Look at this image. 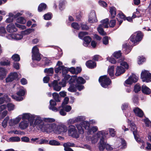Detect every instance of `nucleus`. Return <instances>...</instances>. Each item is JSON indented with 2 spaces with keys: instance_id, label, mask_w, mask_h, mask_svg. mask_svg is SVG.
Masks as SVG:
<instances>
[{
  "instance_id": "nucleus-1",
  "label": "nucleus",
  "mask_w": 151,
  "mask_h": 151,
  "mask_svg": "<svg viewBox=\"0 0 151 151\" xmlns=\"http://www.w3.org/2000/svg\"><path fill=\"white\" fill-rule=\"evenodd\" d=\"M33 120L30 121V125L33 127H36L38 130L42 131L46 123L53 122L55 120L52 118H42L39 116L35 115L33 116Z\"/></svg>"
},
{
  "instance_id": "nucleus-2",
  "label": "nucleus",
  "mask_w": 151,
  "mask_h": 151,
  "mask_svg": "<svg viewBox=\"0 0 151 151\" xmlns=\"http://www.w3.org/2000/svg\"><path fill=\"white\" fill-rule=\"evenodd\" d=\"M144 36V33L141 31H138L132 34L129 39L135 46L138 44L141 41Z\"/></svg>"
},
{
  "instance_id": "nucleus-3",
  "label": "nucleus",
  "mask_w": 151,
  "mask_h": 151,
  "mask_svg": "<svg viewBox=\"0 0 151 151\" xmlns=\"http://www.w3.org/2000/svg\"><path fill=\"white\" fill-rule=\"evenodd\" d=\"M105 134V132L104 130L98 131L96 134H95L98 139L100 138L99 147L101 151H103L104 150L105 145L106 144L105 140L104 137Z\"/></svg>"
},
{
  "instance_id": "nucleus-4",
  "label": "nucleus",
  "mask_w": 151,
  "mask_h": 151,
  "mask_svg": "<svg viewBox=\"0 0 151 151\" xmlns=\"http://www.w3.org/2000/svg\"><path fill=\"white\" fill-rule=\"evenodd\" d=\"M99 81L101 86L105 88H107L111 84V80L106 75L100 76L99 79Z\"/></svg>"
},
{
  "instance_id": "nucleus-5",
  "label": "nucleus",
  "mask_w": 151,
  "mask_h": 151,
  "mask_svg": "<svg viewBox=\"0 0 151 151\" xmlns=\"http://www.w3.org/2000/svg\"><path fill=\"white\" fill-rule=\"evenodd\" d=\"M130 127L131 130L133 132L135 139L139 143L142 144L141 147V148H144L145 143L139 137V136L137 134V129L135 125L134 124L132 123L131 124Z\"/></svg>"
},
{
  "instance_id": "nucleus-6",
  "label": "nucleus",
  "mask_w": 151,
  "mask_h": 151,
  "mask_svg": "<svg viewBox=\"0 0 151 151\" xmlns=\"http://www.w3.org/2000/svg\"><path fill=\"white\" fill-rule=\"evenodd\" d=\"M51 122L46 123L42 129V131L47 133L53 132L56 133V126L55 124H51Z\"/></svg>"
},
{
  "instance_id": "nucleus-7",
  "label": "nucleus",
  "mask_w": 151,
  "mask_h": 151,
  "mask_svg": "<svg viewBox=\"0 0 151 151\" xmlns=\"http://www.w3.org/2000/svg\"><path fill=\"white\" fill-rule=\"evenodd\" d=\"M140 78L143 82H150L151 81V73L147 70H143L141 73Z\"/></svg>"
},
{
  "instance_id": "nucleus-8",
  "label": "nucleus",
  "mask_w": 151,
  "mask_h": 151,
  "mask_svg": "<svg viewBox=\"0 0 151 151\" xmlns=\"http://www.w3.org/2000/svg\"><path fill=\"white\" fill-rule=\"evenodd\" d=\"M90 126L89 123L86 121H83L81 122L80 124H77L76 126L78 129L79 134H82L84 132V130L82 126L83 127L86 129L88 130Z\"/></svg>"
},
{
  "instance_id": "nucleus-9",
  "label": "nucleus",
  "mask_w": 151,
  "mask_h": 151,
  "mask_svg": "<svg viewBox=\"0 0 151 151\" xmlns=\"http://www.w3.org/2000/svg\"><path fill=\"white\" fill-rule=\"evenodd\" d=\"M32 57L33 60L39 61L41 59V54L39 52V49L37 46H34L32 50Z\"/></svg>"
},
{
  "instance_id": "nucleus-10",
  "label": "nucleus",
  "mask_w": 151,
  "mask_h": 151,
  "mask_svg": "<svg viewBox=\"0 0 151 151\" xmlns=\"http://www.w3.org/2000/svg\"><path fill=\"white\" fill-rule=\"evenodd\" d=\"M59 108L60 109L59 113L62 116H65L66 115V113L65 111L67 112H68L71 110L72 109L70 106L66 105H61V106L59 107Z\"/></svg>"
},
{
  "instance_id": "nucleus-11",
  "label": "nucleus",
  "mask_w": 151,
  "mask_h": 151,
  "mask_svg": "<svg viewBox=\"0 0 151 151\" xmlns=\"http://www.w3.org/2000/svg\"><path fill=\"white\" fill-rule=\"evenodd\" d=\"M138 79L137 76L134 74H132L125 81V83L127 85H131L133 83L137 82Z\"/></svg>"
},
{
  "instance_id": "nucleus-12",
  "label": "nucleus",
  "mask_w": 151,
  "mask_h": 151,
  "mask_svg": "<svg viewBox=\"0 0 151 151\" xmlns=\"http://www.w3.org/2000/svg\"><path fill=\"white\" fill-rule=\"evenodd\" d=\"M68 132L70 136L75 137H78L76 127L74 125H71L69 126Z\"/></svg>"
},
{
  "instance_id": "nucleus-13",
  "label": "nucleus",
  "mask_w": 151,
  "mask_h": 151,
  "mask_svg": "<svg viewBox=\"0 0 151 151\" xmlns=\"http://www.w3.org/2000/svg\"><path fill=\"white\" fill-rule=\"evenodd\" d=\"M68 129L67 127L64 124L57 125L56 134H60L66 132Z\"/></svg>"
},
{
  "instance_id": "nucleus-14",
  "label": "nucleus",
  "mask_w": 151,
  "mask_h": 151,
  "mask_svg": "<svg viewBox=\"0 0 151 151\" xmlns=\"http://www.w3.org/2000/svg\"><path fill=\"white\" fill-rule=\"evenodd\" d=\"M18 77L17 72L11 73L6 79V83L11 82L16 79Z\"/></svg>"
},
{
  "instance_id": "nucleus-15",
  "label": "nucleus",
  "mask_w": 151,
  "mask_h": 151,
  "mask_svg": "<svg viewBox=\"0 0 151 151\" xmlns=\"http://www.w3.org/2000/svg\"><path fill=\"white\" fill-rule=\"evenodd\" d=\"M88 22L90 23H93L97 21L96 12L92 10L89 14L88 17Z\"/></svg>"
},
{
  "instance_id": "nucleus-16",
  "label": "nucleus",
  "mask_w": 151,
  "mask_h": 151,
  "mask_svg": "<svg viewBox=\"0 0 151 151\" xmlns=\"http://www.w3.org/2000/svg\"><path fill=\"white\" fill-rule=\"evenodd\" d=\"M117 17L122 19L120 20V19L116 18L117 21L119 22V25L120 26L123 22V20L124 21L125 20V19L126 16L122 12H121L117 15Z\"/></svg>"
},
{
  "instance_id": "nucleus-17",
  "label": "nucleus",
  "mask_w": 151,
  "mask_h": 151,
  "mask_svg": "<svg viewBox=\"0 0 151 151\" xmlns=\"http://www.w3.org/2000/svg\"><path fill=\"white\" fill-rule=\"evenodd\" d=\"M86 65L87 68L91 69H93L96 66V63L91 60L86 61Z\"/></svg>"
},
{
  "instance_id": "nucleus-18",
  "label": "nucleus",
  "mask_w": 151,
  "mask_h": 151,
  "mask_svg": "<svg viewBox=\"0 0 151 151\" xmlns=\"http://www.w3.org/2000/svg\"><path fill=\"white\" fill-rule=\"evenodd\" d=\"M125 70L123 67L122 66H117L116 71L115 75L116 76H119L121 74L124 73L125 71Z\"/></svg>"
},
{
  "instance_id": "nucleus-19",
  "label": "nucleus",
  "mask_w": 151,
  "mask_h": 151,
  "mask_svg": "<svg viewBox=\"0 0 151 151\" xmlns=\"http://www.w3.org/2000/svg\"><path fill=\"white\" fill-rule=\"evenodd\" d=\"M7 31L9 32H13L17 31V29L13 24L8 25L6 27Z\"/></svg>"
},
{
  "instance_id": "nucleus-20",
  "label": "nucleus",
  "mask_w": 151,
  "mask_h": 151,
  "mask_svg": "<svg viewBox=\"0 0 151 151\" xmlns=\"http://www.w3.org/2000/svg\"><path fill=\"white\" fill-rule=\"evenodd\" d=\"M29 122L28 121H23L19 123V127L21 129H25L29 126Z\"/></svg>"
},
{
  "instance_id": "nucleus-21",
  "label": "nucleus",
  "mask_w": 151,
  "mask_h": 151,
  "mask_svg": "<svg viewBox=\"0 0 151 151\" xmlns=\"http://www.w3.org/2000/svg\"><path fill=\"white\" fill-rule=\"evenodd\" d=\"M116 9L114 6H111L110 8L109 11L110 18L113 19L114 18L116 14Z\"/></svg>"
},
{
  "instance_id": "nucleus-22",
  "label": "nucleus",
  "mask_w": 151,
  "mask_h": 151,
  "mask_svg": "<svg viewBox=\"0 0 151 151\" xmlns=\"http://www.w3.org/2000/svg\"><path fill=\"white\" fill-rule=\"evenodd\" d=\"M141 91L145 94H150L151 93L150 89L145 85L142 86Z\"/></svg>"
},
{
  "instance_id": "nucleus-23",
  "label": "nucleus",
  "mask_w": 151,
  "mask_h": 151,
  "mask_svg": "<svg viewBox=\"0 0 151 151\" xmlns=\"http://www.w3.org/2000/svg\"><path fill=\"white\" fill-rule=\"evenodd\" d=\"M35 115H32L29 113H24L21 115L22 117V119H28L30 124V121L33 120V118L32 117L33 116H34Z\"/></svg>"
},
{
  "instance_id": "nucleus-24",
  "label": "nucleus",
  "mask_w": 151,
  "mask_h": 151,
  "mask_svg": "<svg viewBox=\"0 0 151 151\" xmlns=\"http://www.w3.org/2000/svg\"><path fill=\"white\" fill-rule=\"evenodd\" d=\"M7 73V71L5 68H0V79L3 80L4 78Z\"/></svg>"
},
{
  "instance_id": "nucleus-25",
  "label": "nucleus",
  "mask_w": 151,
  "mask_h": 151,
  "mask_svg": "<svg viewBox=\"0 0 151 151\" xmlns=\"http://www.w3.org/2000/svg\"><path fill=\"white\" fill-rule=\"evenodd\" d=\"M134 112L136 115L140 117H142L143 115L142 111L138 107L134 108L133 110Z\"/></svg>"
},
{
  "instance_id": "nucleus-26",
  "label": "nucleus",
  "mask_w": 151,
  "mask_h": 151,
  "mask_svg": "<svg viewBox=\"0 0 151 151\" xmlns=\"http://www.w3.org/2000/svg\"><path fill=\"white\" fill-rule=\"evenodd\" d=\"M132 47L129 45L125 44L123 45V48L125 49L124 50V53L127 55L129 53L131 50Z\"/></svg>"
},
{
  "instance_id": "nucleus-27",
  "label": "nucleus",
  "mask_w": 151,
  "mask_h": 151,
  "mask_svg": "<svg viewBox=\"0 0 151 151\" xmlns=\"http://www.w3.org/2000/svg\"><path fill=\"white\" fill-rule=\"evenodd\" d=\"M47 8V6L44 3H42L40 4L38 7V11L39 12H41L45 11Z\"/></svg>"
},
{
  "instance_id": "nucleus-28",
  "label": "nucleus",
  "mask_w": 151,
  "mask_h": 151,
  "mask_svg": "<svg viewBox=\"0 0 151 151\" xmlns=\"http://www.w3.org/2000/svg\"><path fill=\"white\" fill-rule=\"evenodd\" d=\"M10 101V99L7 95L0 97V104H2L5 102H9Z\"/></svg>"
},
{
  "instance_id": "nucleus-29",
  "label": "nucleus",
  "mask_w": 151,
  "mask_h": 151,
  "mask_svg": "<svg viewBox=\"0 0 151 151\" xmlns=\"http://www.w3.org/2000/svg\"><path fill=\"white\" fill-rule=\"evenodd\" d=\"M83 40L84 41L83 45L85 46H88L90 43L92 39L89 36H86L83 37Z\"/></svg>"
},
{
  "instance_id": "nucleus-30",
  "label": "nucleus",
  "mask_w": 151,
  "mask_h": 151,
  "mask_svg": "<svg viewBox=\"0 0 151 151\" xmlns=\"http://www.w3.org/2000/svg\"><path fill=\"white\" fill-rule=\"evenodd\" d=\"M11 37L12 39L16 40H20L23 37V35L21 34H18L15 33H13L11 35Z\"/></svg>"
},
{
  "instance_id": "nucleus-31",
  "label": "nucleus",
  "mask_w": 151,
  "mask_h": 151,
  "mask_svg": "<svg viewBox=\"0 0 151 151\" xmlns=\"http://www.w3.org/2000/svg\"><path fill=\"white\" fill-rule=\"evenodd\" d=\"M86 81L81 77L77 76V80L76 84H83L86 82Z\"/></svg>"
},
{
  "instance_id": "nucleus-32",
  "label": "nucleus",
  "mask_w": 151,
  "mask_h": 151,
  "mask_svg": "<svg viewBox=\"0 0 151 151\" xmlns=\"http://www.w3.org/2000/svg\"><path fill=\"white\" fill-rule=\"evenodd\" d=\"M24 95H11L12 97L14 99L20 101L22 100L24 98Z\"/></svg>"
},
{
  "instance_id": "nucleus-33",
  "label": "nucleus",
  "mask_w": 151,
  "mask_h": 151,
  "mask_svg": "<svg viewBox=\"0 0 151 151\" xmlns=\"http://www.w3.org/2000/svg\"><path fill=\"white\" fill-rule=\"evenodd\" d=\"M70 86L68 88V90L71 92H75L77 91L76 84H69Z\"/></svg>"
},
{
  "instance_id": "nucleus-34",
  "label": "nucleus",
  "mask_w": 151,
  "mask_h": 151,
  "mask_svg": "<svg viewBox=\"0 0 151 151\" xmlns=\"http://www.w3.org/2000/svg\"><path fill=\"white\" fill-rule=\"evenodd\" d=\"M114 66L112 65L109 67L107 72L109 76L111 77H112L114 76Z\"/></svg>"
},
{
  "instance_id": "nucleus-35",
  "label": "nucleus",
  "mask_w": 151,
  "mask_h": 151,
  "mask_svg": "<svg viewBox=\"0 0 151 151\" xmlns=\"http://www.w3.org/2000/svg\"><path fill=\"white\" fill-rule=\"evenodd\" d=\"M54 84H55L54 86V89L57 91H60L61 88V86L60 85H59L58 81L54 80Z\"/></svg>"
},
{
  "instance_id": "nucleus-36",
  "label": "nucleus",
  "mask_w": 151,
  "mask_h": 151,
  "mask_svg": "<svg viewBox=\"0 0 151 151\" xmlns=\"http://www.w3.org/2000/svg\"><path fill=\"white\" fill-rule=\"evenodd\" d=\"M77 78V76L76 75H74L70 77L69 81V84H74V83H76Z\"/></svg>"
},
{
  "instance_id": "nucleus-37",
  "label": "nucleus",
  "mask_w": 151,
  "mask_h": 151,
  "mask_svg": "<svg viewBox=\"0 0 151 151\" xmlns=\"http://www.w3.org/2000/svg\"><path fill=\"white\" fill-rule=\"evenodd\" d=\"M98 130V128L97 126H94L88 129V134H91L92 132L94 133L97 131Z\"/></svg>"
},
{
  "instance_id": "nucleus-38",
  "label": "nucleus",
  "mask_w": 151,
  "mask_h": 151,
  "mask_svg": "<svg viewBox=\"0 0 151 151\" xmlns=\"http://www.w3.org/2000/svg\"><path fill=\"white\" fill-rule=\"evenodd\" d=\"M124 60L119 59L118 60V63H120V65L124 66L125 68L127 69L129 68V65L126 62H123Z\"/></svg>"
},
{
  "instance_id": "nucleus-39",
  "label": "nucleus",
  "mask_w": 151,
  "mask_h": 151,
  "mask_svg": "<svg viewBox=\"0 0 151 151\" xmlns=\"http://www.w3.org/2000/svg\"><path fill=\"white\" fill-rule=\"evenodd\" d=\"M44 72L49 74L50 76H52L54 73V69L52 68H46L44 69Z\"/></svg>"
},
{
  "instance_id": "nucleus-40",
  "label": "nucleus",
  "mask_w": 151,
  "mask_h": 151,
  "mask_svg": "<svg viewBox=\"0 0 151 151\" xmlns=\"http://www.w3.org/2000/svg\"><path fill=\"white\" fill-rule=\"evenodd\" d=\"M97 30L99 34L102 36L105 35H106V33L104 31L103 28L101 26H100L99 25L97 28Z\"/></svg>"
},
{
  "instance_id": "nucleus-41",
  "label": "nucleus",
  "mask_w": 151,
  "mask_h": 151,
  "mask_svg": "<svg viewBox=\"0 0 151 151\" xmlns=\"http://www.w3.org/2000/svg\"><path fill=\"white\" fill-rule=\"evenodd\" d=\"M17 22L24 24L26 22V19L22 17H19L17 19Z\"/></svg>"
},
{
  "instance_id": "nucleus-42",
  "label": "nucleus",
  "mask_w": 151,
  "mask_h": 151,
  "mask_svg": "<svg viewBox=\"0 0 151 151\" xmlns=\"http://www.w3.org/2000/svg\"><path fill=\"white\" fill-rule=\"evenodd\" d=\"M142 87L138 84H137L134 86V91L137 93L141 90Z\"/></svg>"
},
{
  "instance_id": "nucleus-43",
  "label": "nucleus",
  "mask_w": 151,
  "mask_h": 151,
  "mask_svg": "<svg viewBox=\"0 0 151 151\" xmlns=\"http://www.w3.org/2000/svg\"><path fill=\"white\" fill-rule=\"evenodd\" d=\"M52 14L50 12H48L44 15V19L46 20H49L52 18Z\"/></svg>"
},
{
  "instance_id": "nucleus-44",
  "label": "nucleus",
  "mask_w": 151,
  "mask_h": 151,
  "mask_svg": "<svg viewBox=\"0 0 151 151\" xmlns=\"http://www.w3.org/2000/svg\"><path fill=\"white\" fill-rule=\"evenodd\" d=\"M12 58L14 61L18 62L20 60L19 55L17 54L13 55L12 57Z\"/></svg>"
},
{
  "instance_id": "nucleus-45",
  "label": "nucleus",
  "mask_w": 151,
  "mask_h": 151,
  "mask_svg": "<svg viewBox=\"0 0 151 151\" xmlns=\"http://www.w3.org/2000/svg\"><path fill=\"white\" fill-rule=\"evenodd\" d=\"M20 141V138L17 137H12L8 139V141L10 142H17Z\"/></svg>"
},
{
  "instance_id": "nucleus-46",
  "label": "nucleus",
  "mask_w": 151,
  "mask_h": 151,
  "mask_svg": "<svg viewBox=\"0 0 151 151\" xmlns=\"http://www.w3.org/2000/svg\"><path fill=\"white\" fill-rule=\"evenodd\" d=\"M122 53L120 50L115 52L113 54V55L114 58L118 59L120 58L122 56Z\"/></svg>"
},
{
  "instance_id": "nucleus-47",
  "label": "nucleus",
  "mask_w": 151,
  "mask_h": 151,
  "mask_svg": "<svg viewBox=\"0 0 151 151\" xmlns=\"http://www.w3.org/2000/svg\"><path fill=\"white\" fill-rule=\"evenodd\" d=\"M88 33L87 32H79L78 35V37L80 39H83V37L84 36L88 35Z\"/></svg>"
},
{
  "instance_id": "nucleus-48",
  "label": "nucleus",
  "mask_w": 151,
  "mask_h": 151,
  "mask_svg": "<svg viewBox=\"0 0 151 151\" xmlns=\"http://www.w3.org/2000/svg\"><path fill=\"white\" fill-rule=\"evenodd\" d=\"M76 123L78 122L85 119V117L84 116H80L74 118Z\"/></svg>"
},
{
  "instance_id": "nucleus-49",
  "label": "nucleus",
  "mask_w": 151,
  "mask_h": 151,
  "mask_svg": "<svg viewBox=\"0 0 151 151\" xmlns=\"http://www.w3.org/2000/svg\"><path fill=\"white\" fill-rule=\"evenodd\" d=\"M138 64L139 65H141L145 60V58L143 56H139L138 58Z\"/></svg>"
},
{
  "instance_id": "nucleus-50",
  "label": "nucleus",
  "mask_w": 151,
  "mask_h": 151,
  "mask_svg": "<svg viewBox=\"0 0 151 151\" xmlns=\"http://www.w3.org/2000/svg\"><path fill=\"white\" fill-rule=\"evenodd\" d=\"M109 26L110 27L113 28L115 25L116 24V20L114 19L111 20L109 22Z\"/></svg>"
},
{
  "instance_id": "nucleus-51",
  "label": "nucleus",
  "mask_w": 151,
  "mask_h": 151,
  "mask_svg": "<svg viewBox=\"0 0 151 151\" xmlns=\"http://www.w3.org/2000/svg\"><path fill=\"white\" fill-rule=\"evenodd\" d=\"M9 119V117L7 116L4 119V120L2 122V125L3 127L4 128H5L7 126V122Z\"/></svg>"
},
{
  "instance_id": "nucleus-52",
  "label": "nucleus",
  "mask_w": 151,
  "mask_h": 151,
  "mask_svg": "<svg viewBox=\"0 0 151 151\" xmlns=\"http://www.w3.org/2000/svg\"><path fill=\"white\" fill-rule=\"evenodd\" d=\"M49 144L52 145H59L60 143L55 140H52L49 141Z\"/></svg>"
},
{
  "instance_id": "nucleus-53",
  "label": "nucleus",
  "mask_w": 151,
  "mask_h": 151,
  "mask_svg": "<svg viewBox=\"0 0 151 151\" xmlns=\"http://www.w3.org/2000/svg\"><path fill=\"white\" fill-rule=\"evenodd\" d=\"M72 27L74 28V29L78 30L80 28V25L78 24L77 22H73L71 24Z\"/></svg>"
},
{
  "instance_id": "nucleus-54",
  "label": "nucleus",
  "mask_w": 151,
  "mask_h": 151,
  "mask_svg": "<svg viewBox=\"0 0 151 151\" xmlns=\"http://www.w3.org/2000/svg\"><path fill=\"white\" fill-rule=\"evenodd\" d=\"M63 67L62 68V75L63 76L67 75L66 74L69 71L68 68L65 67L64 65H63Z\"/></svg>"
},
{
  "instance_id": "nucleus-55",
  "label": "nucleus",
  "mask_w": 151,
  "mask_h": 151,
  "mask_svg": "<svg viewBox=\"0 0 151 151\" xmlns=\"http://www.w3.org/2000/svg\"><path fill=\"white\" fill-rule=\"evenodd\" d=\"M32 29H28L22 31L21 33L23 35H28L32 32Z\"/></svg>"
},
{
  "instance_id": "nucleus-56",
  "label": "nucleus",
  "mask_w": 151,
  "mask_h": 151,
  "mask_svg": "<svg viewBox=\"0 0 151 151\" xmlns=\"http://www.w3.org/2000/svg\"><path fill=\"white\" fill-rule=\"evenodd\" d=\"M99 139L98 138L96 135H93L91 138V140L92 143H95L98 141Z\"/></svg>"
},
{
  "instance_id": "nucleus-57",
  "label": "nucleus",
  "mask_w": 151,
  "mask_h": 151,
  "mask_svg": "<svg viewBox=\"0 0 151 151\" xmlns=\"http://www.w3.org/2000/svg\"><path fill=\"white\" fill-rule=\"evenodd\" d=\"M7 106L8 108V110L9 111L13 110L15 107L14 105L11 103L8 104L7 105Z\"/></svg>"
},
{
  "instance_id": "nucleus-58",
  "label": "nucleus",
  "mask_w": 151,
  "mask_h": 151,
  "mask_svg": "<svg viewBox=\"0 0 151 151\" xmlns=\"http://www.w3.org/2000/svg\"><path fill=\"white\" fill-rule=\"evenodd\" d=\"M76 90L77 89L79 91H81L85 88L84 86L82 84H76Z\"/></svg>"
},
{
  "instance_id": "nucleus-59",
  "label": "nucleus",
  "mask_w": 151,
  "mask_h": 151,
  "mask_svg": "<svg viewBox=\"0 0 151 151\" xmlns=\"http://www.w3.org/2000/svg\"><path fill=\"white\" fill-rule=\"evenodd\" d=\"M103 44L105 45H107L109 43L108 37L107 36H105L103 39Z\"/></svg>"
},
{
  "instance_id": "nucleus-60",
  "label": "nucleus",
  "mask_w": 151,
  "mask_h": 151,
  "mask_svg": "<svg viewBox=\"0 0 151 151\" xmlns=\"http://www.w3.org/2000/svg\"><path fill=\"white\" fill-rule=\"evenodd\" d=\"M109 131L110 135L113 137H114L115 135V131L114 129L113 128H109Z\"/></svg>"
},
{
  "instance_id": "nucleus-61",
  "label": "nucleus",
  "mask_w": 151,
  "mask_h": 151,
  "mask_svg": "<svg viewBox=\"0 0 151 151\" xmlns=\"http://www.w3.org/2000/svg\"><path fill=\"white\" fill-rule=\"evenodd\" d=\"M74 144L73 143H71L69 142L66 143H64L63 144V146L64 147H70L74 146Z\"/></svg>"
},
{
  "instance_id": "nucleus-62",
  "label": "nucleus",
  "mask_w": 151,
  "mask_h": 151,
  "mask_svg": "<svg viewBox=\"0 0 151 151\" xmlns=\"http://www.w3.org/2000/svg\"><path fill=\"white\" fill-rule=\"evenodd\" d=\"M64 78L63 79L67 83H68L69 79H70L71 76L68 74L65 75L63 76Z\"/></svg>"
},
{
  "instance_id": "nucleus-63",
  "label": "nucleus",
  "mask_w": 151,
  "mask_h": 151,
  "mask_svg": "<svg viewBox=\"0 0 151 151\" xmlns=\"http://www.w3.org/2000/svg\"><path fill=\"white\" fill-rule=\"evenodd\" d=\"M81 27L82 30H88L89 29V27L86 24H81Z\"/></svg>"
},
{
  "instance_id": "nucleus-64",
  "label": "nucleus",
  "mask_w": 151,
  "mask_h": 151,
  "mask_svg": "<svg viewBox=\"0 0 151 151\" xmlns=\"http://www.w3.org/2000/svg\"><path fill=\"white\" fill-rule=\"evenodd\" d=\"M146 126L147 127H150L151 126V122L148 119L146 118L144 120Z\"/></svg>"
}]
</instances>
